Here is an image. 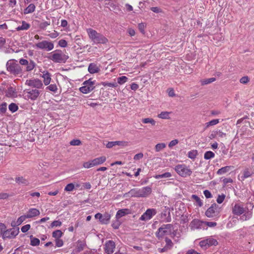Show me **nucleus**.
<instances>
[{"label":"nucleus","mask_w":254,"mask_h":254,"mask_svg":"<svg viewBox=\"0 0 254 254\" xmlns=\"http://www.w3.org/2000/svg\"><path fill=\"white\" fill-rule=\"evenodd\" d=\"M74 185L72 183L68 184L66 186V187L64 188V190L66 191H72L74 189Z\"/></svg>","instance_id":"nucleus-47"},{"label":"nucleus","mask_w":254,"mask_h":254,"mask_svg":"<svg viewBox=\"0 0 254 254\" xmlns=\"http://www.w3.org/2000/svg\"><path fill=\"white\" fill-rule=\"evenodd\" d=\"M173 226L171 224L163 225L156 233V236L158 239L162 238L165 236L172 234Z\"/></svg>","instance_id":"nucleus-4"},{"label":"nucleus","mask_w":254,"mask_h":254,"mask_svg":"<svg viewBox=\"0 0 254 254\" xmlns=\"http://www.w3.org/2000/svg\"><path fill=\"white\" fill-rule=\"evenodd\" d=\"M116 248L115 243L112 240H109L106 242L104 245V250L107 254H113Z\"/></svg>","instance_id":"nucleus-13"},{"label":"nucleus","mask_w":254,"mask_h":254,"mask_svg":"<svg viewBox=\"0 0 254 254\" xmlns=\"http://www.w3.org/2000/svg\"><path fill=\"white\" fill-rule=\"evenodd\" d=\"M7 109V104L3 103L0 105V111L1 113H4Z\"/></svg>","instance_id":"nucleus-53"},{"label":"nucleus","mask_w":254,"mask_h":254,"mask_svg":"<svg viewBox=\"0 0 254 254\" xmlns=\"http://www.w3.org/2000/svg\"><path fill=\"white\" fill-rule=\"evenodd\" d=\"M216 133H217V137L218 136V137H221V138L225 137L226 135V134L225 133L222 132L220 130H217Z\"/></svg>","instance_id":"nucleus-61"},{"label":"nucleus","mask_w":254,"mask_h":254,"mask_svg":"<svg viewBox=\"0 0 254 254\" xmlns=\"http://www.w3.org/2000/svg\"><path fill=\"white\" fill-rule=\"evenodd\" d=\"M48 58L55 63H65L69 57L62 51L56 50L51 53Z\"/></svg>","instance_id":"nucleus-3"},{"label":"nucleus","mask_w":254,"mask_h":254,"mask_svg":"<svg viewBox=\"0 0 254 254\" xmlns=\"http://www.w3.org/2000/svg\"><path fill=\"white\" fill-rule=\"evenodd\" d=\"M69 144L72 146H78L81 144V142L79 139H75L70 141Z\"/></svg>","instance_id":"nucleus-48"},{"label":"nucleus","mask_w":254,"mask_h":254,"mask_svg":"<svg viewBox=\"0 0 254 254\" xmlns=\"http://www.w3.org/2000/svg\"><path fill=\"white\" fill-rule=\"evenodd\" d=\"M152 192V189L149 187H143L141 189H133L128 191V194L131 197H145L148 196Z\"/></svg>","instance_id":"nucleus-2"},{"label":"nucleus","mask_w":254,"mask_h":254,"mask_svg":"<svg viewBox=\"0 0 254 254\" xmlns=\"http://www.w3.org/2000/svg\"><path fill=\"white\" fill-rule=\"evenodd\" d=\"M95 81H92L91 79L83 82V86L79 88V91L84 94H87L95 88Z\"/></svg>","instance_id":"nucleus-5"},{"label":"nucleus","mask_w":254,"mask_h":254,"mask_svg":"<svg viewBox=\"0 0 254 254\" xmlns=\"http://www.w3.org/2000/svg\"><path fill=\"white\" fill-rule=\"evenodd\" d=\"M217 244V240L212 237H207L199 242V246L204 250H206L212 246H216Z\"/></svg>","instance_id":"nucleus-6"},{"label":"nucleus","mask_w":254,"mask_h":254,"mask_svg":"<svg viewBox=\"0 0 254 254\" xmlns=\"http://www.w3.org/2000/svg\"><path fill=\"white\" fill-rule=\"evenodd\" d=\"M9 110L14 113L18 110V106L14 103H11L8 106Z\"/></svg>","instance_id":"nucleus-46"},{"label":"nucleus","mask_w":254,"mask_h":254,"mask_svg":"<svg viewBox=\"0 0 254 254\" xmlns=\"http://www.w3.org/2000/svg\"><path fill=\"white\" fill-rule=\"evenodd\" d=\"M26 65V70L31 71L34 68L35 64L33 61H30Z\"/></svg>","instance_id":"nucleus-50"},{"label":"nucleus","mask_w":254,"mask_h":254,"mask_svg":"<svg viewBox=\"0 0 254 254\" xmlns=\"http://www.w3.org/2000/svg\"><path fill=\"white\" fill-rule=\"evenodd\" d=\"M20 24H21V25H19L15 28L16 30L17 31L27 30L30 27V25L25 21H22Z\"/></svg>","instance_id":"nucleus-25"},{"label":"nucleus","mask_w":254,"mask_h":254,"mask_svg":"<svg viewBox=\"0 0 254 254\" xmlns=\"http://www.w3.org/2000/svg\"><path fill=\"white\" fill-rule=\"evenodd\" d=\"M203 225L204 222L197 219H194L191 222L190 226L192 229H201Z\"/></svg>","instance_id":"nucleus-20"},{"label":"nucleus","mask_w":254,"mask_h":254,"mask_svg":"<svg viewBox=\"0 0 254 254\" xmlns=\"http://www.w3.org/2000/svg\"><path fill=\"white\" fill-rule=\"evenodd\" d=\"M7 70L14 74H19L22 72L20 66L13 61H8L6 64Z\"/></svg>","instance_id":"nucleus-10"},{"label":"nucleus","mask_w":254,"mask_h":254,"mask_svg":"<svg viewBox=\"0 0 254 254\" xmlns=\"http://www.w3.org/2000/svg\"><path fill=\"white\" fill-rule=\"evenodd\" d=\"M118 145L122 147H125L128 145V142L126 141H116L108 142L106 146L108 148H111L115 146Z\"/></svg>","instance_id":"nucleus-17"},{"label":"nucleus","mask_w":254,"mask_h":254,"mask_svg":"<svg viewBox=\"0 0 254 254\" xmlns=\"http://www.w3.org/2000/svg\"><path fill=\"white\" fill-rule=\"evenodd\" d=\"M171 250L170 248H169L168 246L165 245L163 248H158L157 249V251L160 253H163L167 252L169 250Z\"/></svg>","instance_id":"nucleus-52"},{"label":"nucleus","mask_w":254,"mask_h":254,"mask_svg":"<svg viewBox=\"0 0 254 254\" xmlns=\"http://www.w3.org/2000/svg\"><path fill=\"white\" fill-rule=\"evenodd\" d=\"M15 182L18 184H26L28 181L23 177H18L15 178Z\"/></svg>","instance_id":"nucleus-41"},{"label":"nucleus","mask_w":254,"mask_h":254,"mask_svg":"<svg viewBox=\"0 0 254 254\" xmlns=\"http://www.w3.org/2000/svg\"><path fill=\"white\" fill-rule=\"evenodd\" d=\"M245 211L243 206L240 203H236L235 204L232 208V212L233 214L237 215L242 214Z\"/></svg>","instance_id":"nucleus-18"},{"label":"nucleus","mask_w":254,"mask_h":254,"mask_svg":"<svg viewBox=\"0 0 254 254\" xmlns=\"http://www.w3.org/2000/svg\"><path fill=\"white\" fill-rule=\"evenodd\" d=\"M191 198L193 199L196 203V204L199 206H202L203 203L201 201V200L200 199V198L197 196L196 195L192 194L191 195Z\"/></svg>","instance_id":"nucleus-37"},{"label":"nucleus","mask_w":254,"mask_h":254,"mask_svg":"<svg viewBox=\"0 0 254 254\" xmlns=\"http://www.w3.org/2000/svg\"><path fill=\"white\" fill-rule=\"evenodd\" d=\"M56 246L58 247H61L63 246L64 243L63 241L61 239L55 240Z\"/></svg>","instance_id":"nucleus-62"},{"label":"nucleus","mask_w":254,"mask_h":254,"mask_svg":"<svg viewBox=\"0 0 254 254\" xmlns=\"http://www.w3.org/2000/svg\"><path fill=\"white\" fill-rule=\"evenodd\" d=\"M142 122L143 124H150L152 126L156 125V121L152 118H145L142 119Z\"/></svg>","instance_id":"nucleus-36"},{"label":"nucleus","mask_w":254,"mask_h":254,"mask_svg":"<svg viewBox=\"0 0 254 254\" xmlns=\"http://www.w3.org/2000/svg\"><path fill=\"white\" fill-rule=\"evenodd\" d=\"M172 176V174L169 172H166L164 174H161V175H156L154 177L156 179H159L160 178H169Z\"/></svg>","instance_id":"nucleus-40"},{"label":"nucleus","mask_w":254,"mask_h":254,"mask_svg":"<svg viewBox=\"0 0 254 254\" xmlns=\"http://www.w3.org/2000/svg\"><path fill=\"white\" fill-rule=\"evenodd\" d=\"M253 174L252 169L245 168L238 176V179L241 181H244L246 179L251 177Z\"/></svg>","instance_id":"nucleus-16"},{"label":"nucleus","mask_w":254,"mask_h":254,"mask_svg":"<svg viewBox=\"0 0 254 254\" xmlns=\"http://www.w3.org/2000/svg\"><path fill=\"white\" fill-rule=\"evenodd\" d=\"M225 198V195L224 194L219 195H218L217 198V202L218 203H221L224 200Z\"/></svg>","instance_id":"nucleus-60"},{"label":"nucleus","mask_w":254,"mask_h":254,"mask_svg":"<svg viewBox=\"0 0 254 254\" xmlns=\"http://www.w3.org/2000/svg\"><path fill=\"white\" fill-rule=\"evenodd\" d=\"M30 244L33 246H38L40 244V240L36 238L33 237L32 236H30Z\"/></svg>","instance_id":"nucleus-39"},{"label":"nucleus","mask_w":254,"mask_h":254,"mask_svg":"<svg viewBox=\"0 0 254 254\" xmlns=\"http://www.w3.org/2000/svg\"><path fill=\"white\" fill-rule=\"evenodd\" d=\"M9 195L8 193L6 192L0 193V199H5L9 197Z\"/></svg>","instance_id":"nucleus-64"},{"label":"nucleus","mask_w":254,"mask_h":254,"mask_svg":"<svg viewBox=\"0 0 254 254\" xmlns=\"http://www.w3.org/2000/svg\"><path fill=\"white\" fill-rule=\"evenodd\" d=\"M63 232L60 230L55 231L52 233V236L53 237L55 238V240L60 239V238L63 236Z\"/></svg>","instance_id":"nucleus-35"},{"label":"nucleus","mask_w":254,"mask_h":254,"mask_svg":"<svg viewBox=\"0 0 254 254\" xmlns=\"http://www.w3.org/2000/svg\"><path fill=\"white\" fill-rule=\"evenodd\" d=\"M27 218L26 215H22L20 216L17 220L12 221L11 225L13 227L19 226Z\"/></svg>","instance_id":"nucleus-21"},{"label":"nucleus","mask_w":254,"mask_h":254,"mask_svg":"<svg viewBox=\"0 0 254 254\" xmlns=\"http://www.w3.org/2000/svg\"><path fill=\"white\" fill-rule=\"evenodd\" d=\"M62 224L61 221L59 220L54 221L51 224L50 227L53 228L55 227H60Z\"/></svg>","instance_id":"nucleus-49"},{"label":"nucleus","mask_w":254,"mask_h":254,"mask_svg":"<svg viewBox=\"0 0 254 254\" xmlns=\"http://www.w3.org/2000/svg\"><path fill=\"white\" fill-rule=\"evenodd\" d=\"M102 84L104 86H108L111 87H117L118 86V84L116 82L114 83H109V82H103Z\"/></svg>","instance_id":"nucleus-51"},{"label":"nucleus","mask_w":254,"mask_h":254,"mask_svg":"<svg viewBox=\"0 0 254 254\" xmlns=\"http://www.w3.org/2000/svg\"><path fill=\"white\" fill-rule=\"evenodd\" d=\"M40 214L39 210L36 208H30L27 212L26 217L28 218L39 216Z\"/></svg>","instance_id":"nucleus-22"},{"label":"nucleus","mask_w":254,"mask_h":254,"mask_svg":"<svg viewBox=\"0 0 254 254\" xmlns=\"http://www.w3.org/2000/svg\"><path fill=\"white\" fill-rule=\"evenodd\" d=\"M35 46L38 49L45 50L47 51H51L54 48V44L52 42L46 40L37 43L35 44Z\"/></svg>","instance_id":"nucleus-11"},{"label":"nucleus","mask_w":254,"mask_h":254,"mask_svg":"<svg viewBox=\"0 0 254 254\" xmlns=\"http://www.w3.org/2000/svg\"><path fill=\"white\" fill-rule=\"evenodd\" d=\"M106 157L105 156H102L94 159H92V162L94 166H98L103 164L106 161Z\"/></svg>","instance_id":"nucleus-24"},{"label":"nucleus","mask_w":254,"mask_h":254,"mask_svg":"<svg viewBox=\"0 0 254 254\" xmlns=\"http://www.w3.org/2000/svg\"><path fill=\"white\" fill-rule=\"evenodd\" d=\"M204 225L209 227H214L217 225V223L215 222H204Z\"/></svg>","instance_id":"nucleus-59"},{"label":"nucleus","mask_w":254,"mask_h":254,"mask_svg":"<svg viewBox=\"0 0 254 254\" xmlns=\"http://www.w3.org/2000/svg\"><path fill=\"white\" fill-rule=\"evenodd\" d=\"M166 147V145L165 143H159L155 146L154 149L156 152H158L163 150Z\"/></svg>","instance_id":"nucleus-32"},{"label":"nucleus","mask_w":254,"mask_h":254,"mask_svg":"<svg viewBox=\"0 0 254 254\" xmlns=\"http://www.w3.org/2000/svg\"><path fill=\"white\" fill-rule=\"evenodd\" d=\"M197 155V151L196 150H191L188 153V157L192 159L196 158Z\"/></svg>","instance_id":"nucleus-45"},{"label":"nucleus","mask_w":254,"mask_h":254,"mask_svg":"<svg viewBox=\"0 0 254 254\" xmlns=\"http://www.w3.org/2000/svg\"><path fill=\"white\" fill-rule=\"evenodd\" d=\"M46 89L54 92H56L58 90V88L56 84H52L47 86Z\"/></svg>","instance_id":"nucleus-44"},{"label":"nucleus","mask_w":254,"mask_h":254,"mask_svg":"<svg viewBox=\"0 0 254 254\" xmlns=\"http://www.w3.org/2000/svg\"><path fill=\"white\" fill-rule=\"evenodd\" d=\"M35 9V6L34 4H30L24 10V13L28 14L33 12Z\"/></svg>","instance_id":"nucleus-33"},{"label":"nucleus","mask_w":254,"mask_h":254,"mask_svg":"<svg viewBox=\"0 0 254 254\" xmlns=\"http://www.w3.org/2000/svg\"><path fill=\"white\" fill-rule=\"evenodd\" d=\"M249 81H250V79L247 76H243L240 79V83L242 84H246L248 83Z\"/></svg>","instance_id":"nucleus-54"},{"label":"nucleus","mask_w":254,"mask_h":254,"mask_svg":"<svg viewBox=\"0 0 254 254\" xmlns=\"http://www.w3.org/2000/svg\"><path fill=\"white\" fill-rule=\"evenodd\" d=\"M219 123V119H214L205 124V128H207L211 126H215Z\"/></svg>","instance_id":"nucleus-31"},{"label":"nucleus","mask_w":254,"mask_h":254,"mask_svg":"<svg viewBox=\"0 0 254 254\" xmlns=\"http://www.w3.org/2000/svg\"><path fill=\"white\" fill-rule=\"evenodd\" d=\"M111 219V215L109 213H105L103 215L102 218L100 222L102 224H107L109 222V221Z\"/></svg>","instance_id":"nucleus-29"},{"label":"nucleus","mask_w":254,"mask_h":254,"mask_svg":"<svg viewBox=\"0 0 254 254\" xmlns=\"http://www.w3.org/2000/svg\"><path fill=\"white\" fill-rule=\"evenodd\" d=\"M179 142V141L178 139H174V140H172L170 142V143H169V147L170 148H172V147H173L174 146L177 145Z\"/></svg>","instance_id":"nucleus-63"},{"label":"nucleus","mask_w":254,"mask_h":254,"mask_svg":"<svg viewBox=\"0 0 254 254\" xmlns=\"http://www.w3.org/2000/svg\"><path fill=\"white\" fill-rule=\"evenodd\" d=\"M175 170L180 176L183 177L189 176L192 173V171L184 164L177 165L175 168Z\"/></svg>","instance_id":"nucleus-8"},{"label":"nucleus","mask_w":254,"mask_h":254,"mask_svg":"<svg viewBox=\"0 0 254 254\" xmlns=\"http://www.w3.org/2000/svg\"><path fill=\"white\" fill-rule=\"evenodd\" d=\"M131 213L130 210L127 208L122 209L119 210L116 215V218L117 219H119L120 218L124 216L127 214H130Z\"/></svg>","instance_id":"nucleus-23"},{"label":"nucleus","mask_w":254,"mask_h":254,"mask_svg":"<svg viewBox=\"0 0 254 254\" xmlns=\"http://www.w3.org/2000/svg\"><path fill=\"white\" fill-rule=\"evenodd\" d=\"M83 167L84 168L89 169L93 167H94V165L93 163L92 162V160H91L89 161L84 162L83 163Z\"/></svg>","instance_id":"nucleus-43"},{"label":"nucleus","mask_w":254,"mask_h":254,"mask_svg":"<svg viewBox=\"0 0 254 254\" xmlns=\"http://www.w3.org/2000/svg\"><path fill=\"white\" fill-rule=\"evenodd\" d=\"M171 112L164 111L160 113V114H158L157 117L162 119H170V114Z\"/></svg>","instance_id":"nucleus-30"},{"label":"nucleus","mask_w":254,"mask_h":254,"mask_svg":"<svg viewBox=\"0 0 254 254\" xmlns=\"http://www.w3.org/2000/svg\"><path fill=\"white\" fill-rule=\"evenodd\" d=\"M86 32L93 44H106L108 42V39L103 34L92 28L87 29Z\"/></svg>","instance_id":"nucleus-1"},{"label":"nucleus","mask_w":254,"mask_h":254,"mask_svg":"<svg viewBox=\"0 0 254 254\" xmlns=\"http://www.w3.org/2000/svg\"><path fill=\"white\" fill-rule=\"evenodd\" d=\"M232 168V167L231 166H227L222 167L217 171V174L218 175L225 174L226 173L228 172Z\"/></svg>","instance_id":"nucleus-28"},{"label":"nucleus","mask_w":254,"mask_h":254,"mask_svg":"<svg viewBox=\"0 0 254 254\" xmlns=\"http://www.w3.org/2000/svg\"><path fill=\"white\" fill-rule=\"evenodd\" d=\"M42 77L44 79V83L45 85H49L51 80L50 74L48 72H44L43 75H42Z\"/></svg>","instance_id":"nucleus-27"},{"label":"nucleus","mask_w":254,"mask_h":254,"mask_svg":"<svg viewBox=\"0 0 254 254\" xmlns=\"http://www.w3.org/2000/svg\"><path fill=\"white\" fill-rule=\"evenodd\" d=\"M128 78L126 76H122L117 78L118 83L120 85L123 84L124 83L127 82Z\"/></svg>","instance_id":"nucleus-42"},{"label":"nucleus","mask_w":254,"mask_h":254,"mask_svg":"<svg viewBox=\"0 0 254 254\" xmlns=\"http://www.w3.org/2000/svg\"><path fill=\"white\" fill-rule=\"evenodd\" d=\"M19 228H12L4 231L2 233V238L3 239H12L15 238L19 233Z\"/></svg>","instance_id":"nucleus-12"},{"label":"nucleus","mask_w":254,"mask_h":254,"mask_svg":"<svg viewBox=\"0 0 254 254\" xmlns=\"http://www.w3.org/2000/svg\"><path fill=\"white\" fill-rule=\"evenodd\" d=\"M59 45L63 48L66 47L67 45V42L64 39L60 40L58 43Z\"/></svg>","instance_id":"nucleus-55"},{"label":"nucleus","mask_w":254,"mask_h":254,"mask_svg":"<svg viewBox=\"0 0 254 254\" xmlns=\"http://www.w3.org/2000/svg\"><path fill=\"white\" fill-rule=\"evenodd\" d=\"M5 96L9 98H16L17 97V92L15 88L10 86L5 91Z\"/></svg>","instance_id":"nucleus-19"},{"label":"nucleus","mask_w":254,"mask_h":254,"mask_svg":"<svg viewBox=\"0 0 254 254\" xmlns=\"http://www.w3.org/2000/svg\"><path fill=\"white\" fill-rule=\"evenodd\" d=\"M214 153L211 151H206L204 155V158L206 160H208L213 158L214 157Z\"/></svg>","instance_id":"nucleus-38"},{"label":"nucleus","mask_w":254,"mask_h":254,"mask_svg":"<svg viewBox=\"0 0 254 254\" xmlns=\"http://www.w3.org/2000/svg\"><path fill=\"white\" fill-rule=\"evenodd\" d=\"M25 84L37 89L43 87L42 82L38 79L27 80L25 82Z\"/></svg>","instance_id":"nucleus-14"},{"label":"nucleus","mask_w":254,"mask_h":254,"mask_svg":"<svg viewBox=\"0 0 254 254\" xmlns=\"http://www.w3.org/2000/svg\"><path fill=\"white\" fill-rule=\"evenodd\" d=\"M221 208L216 204H212L205 212L207 217L210 218L219 217Z\"/></svg>","instance_id":"nucleus-7"},{"label":"nucleus","mask_w":254,"mask_h":254,"mask_svg":"<svg viewBox=\"0 0 254 254\" xmlns=\"http://www.w3.org/2000/svg\"><path fill=\"white\" fill-rule=\"evenodd\" d=\"M156 211L154 209H148L140 217V220L147 221L150 220L153 216L155 215Z\"/></svg>","instance_id":"nucleus-15"},{"label":"nucleus","mask_w":254,"mask_h":254,"mask_svg":"<svg viewBox=\"0 0 254 254\" xmlns=\"http://www.w3.org/2000/svg\"><path fill=\"white\" fill-rule=\"evenodd\" d=\"M216 78L214 77H212L208 79H204L200 80V83L202 85H204L206 84H208L211 83L214 81H215Z\"/></svg>","instance_id":"nucleus-34"},{"label":"nucleus","mask_w":254,"mask_h":254,"mask_svg":"<svg viewBox=\"0 0 254 254\" xmlns=\"http://www.w3.org/2000/svg\"><path fill=\"white\" fill-rule=\"evenodd\" d=\"M41 92L38 89H25L23 91V96L26 99L36 100L40 96Z\"/></svg>","instance_id":"nucleus-9"},{"label":"nucleus","mask_w":254,"mask_h":254,"mask_svg":"<svg viewBox=\"0 0 254 254\" xmlns=\"http://www.w3.org/2000/svg\"><path fill=\"white\" fill-rule=\"evenodd\" d=\"M30 224H26L21 227V230L23 233H25L30 229Z\"/></svg>","instance_id":"nucleus-57"},{"label":"nucleus","mask_w":254,"mask_h":254,"mask_svg":"<svg viewBox=\"0 0 254 254\" xmlns=\"http://www.w3.org/2000/svg\"><path fill=\"white\" fill-rule=\"evenodd\" d=\"M88 71L90 73H97L100 71L99 67L94 63H91L88 66Z\"/></svg>","instance_id":"nucleus-26"},{"label":"nucleus","mask_w":254,"mask_h":254,"mask_svg":"<svg viewBox=\"0 0 254 254\" xmlns=\"http://www.w3.org/2000/svg\"><path fill=\"white\" fill-rule=\"evenodd\" d=\"M165 242H166L165 245H166L167 246H168L169 248H170L171 249L173 246V243L172 241L168 238H166Z\"/></svg>","instance_id":"nucleus-56"},{"label":"nucleus","mask_w":254,"mask_h":254,"mask_svg":"<svg viewBox=\"0 0 254 254\" xmlns=\"http://www.w3.org/2000/svg\"><path fill=\"white\" fill-rule=\"evenodd\" d=\"M50 25V22L45 21V22L41 23L40 24V28H41L42 29H45L46 28Z\"/></svg>","instance_id":"nucleus-58"}]
</instances>
